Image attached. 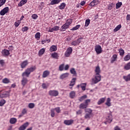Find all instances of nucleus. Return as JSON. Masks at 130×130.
<instances>
[{
  "mask_svg": "<svg viewBox=\"0 0 130 130\" xmlns=\"http://www.w3.org/2000/svg\"><path fill=\"white\" fill-rule=\"evenodd\" d=\"M31 18H32V19H34V20H36V19L38 18V15H37V14H32L31 15Z\"/></svg>",
  "mask_w": 130,
  "mask_h": 130,
  "instance_id": "obj_58",
  "label": "nucleus"
},
{
  "mask_svg": "<svg viewBox=\"0 0 130 130\" xmlns=\"http://www.w3.org/2000/svg\"><path fill=\"white\" fill-rule=\"evenodd\" d=\"M54 110H55V111L57 112V113H60L61 110H60V108L59 107H56L55 108Z\"/></svg>",
  "mask_w": 130,
  "mask_h": 130,
  "instance_id": "obj_51",
  "label": "nucleus"
},
{
  "mask_svg": "<svg viewBox=\"0 0 130 130\" xmlns=\"http://www.w3.org/2000/svg\"><path fill=\"white\" fill-rule=\"evenodd\" d=\"M58 30H60V29H59V26H55L52 28L51 27H49L48 32H53V31H58Z\"/></svg>",
  "mask_w": 130,
  "mask_h": 130,
  "instance_id": "obj_11",
  "label": "nucleus"
},
{
  "mask_svg": "<svg viewBox=\"0 0 130 130\" xmlns=\"http://www.w3.org/2000/svg\"><path fill=\"white\" fill-rule=\"evenodd\" d=\"M35 107V104L34 103H29L28 104V108L32 109Z\"/></svg>",
  "mask_w": 130,
  "mask_h": 130,
  "instance_id": "obj_47",
  "label": "nucleus"
},
{
  "mask_svg": "<svg viewBox=\"0 0 130 130\" xmlns=\"http://www.w3.org/2000/svg\"><path fill=\"white\" fill-rule=\"evenodd\" d=\"M71 44L74 46H76V45H79V44H78V42L77 41H74L71 43Z\"/></svg>",
  "mask_w": 130,
  "mask_h": 130,
  "instance_id": "obj_56",
  "label": "nucleus"
},
{
  "mask_svg": "<svg viewBox=\"0 0 130 130\" xmlns=\"http://www.w3.org/2000/svg\"><path fill=\"white\" fill-rule=\"evenodd\" d=\"M87 107L88 106L84 103L81 104L79 106V108L80 109H86Z\"/></svg>",
  "mask_w": 130,
  "mask_h": 130,
  "instance_id": "obj_33",
  "label": "nucleus"
},
{
  "mask_svg": "<svg viewBox=\"0 0 130 130\" xmlns=\"http://www.w3.org/2000/svg\"><path fill=\"white\" fill-rule=\"evenodd\" d=\"M87 86V83H81L80 84V87L81 88L82 91H85L86 90V87Z\"/></svg>",
  "mask_w": 130,
  "mask_h": 130,
  "instance_id": "obj_27",
  "label": "nucleus"
},
{
  "mask_svg": "<svg viewBox=\"0 0 130 130\" xmlns=\"http://www.w3.org/2000/svg\"><path fill=\"white\" fill-rule=\"evenodd\" d=\"M124 70H125L126 71L130 70V62H128L124 66Z\"/></svg>",
  "mask_w": 130,
  "mask_h": 130,
  "instance_id": "obj_34",
  "label": "nucleus"
},
{
  "mask_svg": "<svg viewBox=\"0 0 130 130\" xmlns=\"http://www.w3.org/2000/svg\"><path fill=\"white\" fill-rule=\"evenodd\" d=\"M130 59V54L128 53L127 55H126L124 57V60L125 61H127L129 60Z\"/></svg>",
  "mask_w": 130,
  "mask_h": 130,
  "instance_id": "obj_42",
  "label": "nucleus"
},
{
  "mask_svg": "<svg viewBox=\"0 0 130 130\" xmlns=\"http://www.w3.org/2000/svg\"><path fill=\"white\" fill-rule=\"evenodd\" d=\"M2 54L4 56H8V55H10V51L4 49L2 51Z\"/></svg>",
  "mask_w": 130,
  "mask_h": 130,
  "instance_id": "obj_18",
  "label": "nucleus"
},
{
  "mask_svg": "<svg viewBox=\"0 0 130 130\" xmlns=\"http://www.w3.org/2000/svg\"><path fill=\"white\" fill-rule=\"evenodd\" d=\"M6 104V100L3 99L0 101V106H4Z\"/></svg>",
  "mask_w": 130,
  "mask_h": 130,
  "instance_id": "obj_48",
  "label": "nucleus"
},
{
  "mask_svg": "<svg viewBox=\"0 0 130 130\" xmlns=\"http://www.w3.org/2000/svg\"><path fill=\"white\" fill-rule=\"evenodd\" d=\"M90 102H91V100L87 99V100H85L84 104L88 106L89 105V103H90Z\"/></svg>",
  "mask_w": 130,
  "mask_h": 130,
  "instance_id": "obj_57",
  "label": "nucleus"
},
{
  "mask_svg": "<svg viewBox=\"0 0 130 130\" xmlns=\"http://www.w3.org/2000/svg\"><path fill=\"white\" fill-rule=\"evenodd\" d=\"M126 19L127 21H130V15L128 14L126 15Z\"/></svg>",
  "mask_w": 130,
  "mask_h": 130,
  "instance_id": "obj_63",
  "label": "nucleus"
},
{
  "mask_svg": "<svg viewBox=\"0 0 130 130\" xmlns=\"http://www.w3.org/2000/svg\"><path fill=\"white\" fill-rule=\"evenodd\" d=\"M28 126H29V122H26L20 126L19 127L18 130H25L26 128H27V127H28Z\"/></svg>",
  "mask_w": 130,
  "mask_h": 130,
  "instance_id": "obj_9",
  "label": "nucleus"
},
{
  "mask_svg": "<svg viewBox=\"0 0 130 130\" xmlns=\"http://www.w3.org/2000/svg\"><path fill=\"white\" fill-rule=\"evenodd\" d=\"M82 40H83V37H79L77 39V43L78 44V45H80V43H81V42H82Z\"/></svg>",
  "mask_w": 130,
  "mask_h": 130,
  "instance_id": "obj_50",
  "label": "nucleus"
},
{
  "mask_svg": "<svg viewBox=\"0 0 130 130\" xmlns=\"http://www.w3.org/2000/svg\"><path fill=\"white\" fill-rule=\"evenodd\" d=\"M58 91L57 90H51L49 91V95L53 97H56V96H58Z\"/></svg>",
  "mask_w": 130,
  "mask_h": 130,
  "instance_id": "obj_5",
  "label": "nucleus"
},
{
  "mask_svg": "<svg viewBox=\"0 0 130 130\" xmlns=\"http://www.w3.org/2000/svg\"><path fill=\"white\" fill-rule=\"evenodd\" d=\"M64 123L66 125H71L74 123V120L71 119V120H65L64 121Z\"/></svg>",
  "mask_w": 130,
  "mask_h": 130,
  "instance_id": "obj_13",
  "label": "nucleus"
},
{
  "mask_svg": "<svg viewBox=\"0 0 130 130\" xmlns=\"http://www.w3.org/2000/svg\"><path fill=\"white\" fill-rule=\"evenodd\" d=\"M51 117H54L55 116V112H54V109H51Z\"/></svg>",
  "mask_w": 130,
  "mask_h": 130,
  "instance_id": "obj_45",
  "label": "nucleus"
},
{
  "mask_svg": "<svg viewBox=\"0 0 130 130\" xmlns=\"http://www.w3.org/2000/svg\"><path fill=\"white\" fill-rule=\"evenodd\" d=\"M9 7H6L4 9H3L0 12V15L1 16H5L7 13L9 12Z\"/></svg>",
  "mask_w": 130,
  "mask_h": 130,
  "instance_id": "obj_7",
  "label": "nucleus"
},
{
  "mask_svg": "<svg viewBox=\"0 0 130 130\" xmlns=\"http://www.w3.org/2000/svg\"><path fill=\"white\" fill-rule=\"evenodd\" d=\"M28 60L23 61L20 65L21 69H25V68L28 66Z\"/></svg>",
  "mask_w": 130,
  "mask_h": 130,
  "instance_id": "obj_14",
  "label": "nucleus"
},
{
  "mask_svg": "<svg viewBox=\"0 0 130 130\" xmlns=\"http://www.w3.org/2000/svg\"><path fill=\"white\" fill-rule=\"evenodd\" d=\"M94 72L95 75H100L101 73V69H100V67L99 66L95 67Z\"/></svg>",
  "mask_w": 130,
  "mask_h": 130,
  "instance_id": "obj_16",
  "label": "nucleus"
},
{
  "mask_svg": "<svg viewBox=\"0 0 130 130\" xmlns=\"http://www.w3.org/2000/svg\"><path fill=\"white\" fill-rule=\"evenodd\" d=\"M45 4H44V2H42L40 3V5L39 6V10H43V8H44V6Z\"/></svg>",
  "mask_w": 130,
  "mask_h": 130,
  "instance_id": "obj_41",
  "label": "nucleus"
},
{
  "mask_svg": "<svg viewBox=\"0 0 130 130\" xmlns=\"http://www.w3.org/2000/svg\"><path fill=\"white\" fill-rule=\"evenodd\" d=\"M51 56L53 57V58H55V59H58V57H59V56H58V54L56 52H54L51 54Z\"/></svg>",
  "mask_w": 130,
  "mask_h": 130,
  "instance_id": "obj_25",
  "label": "nucleus"
},
{
  "mask_svg": "<svg viewBox=\"0 0 130 130\" xmlns=\"http://www.w3.org/2000/svg\"><path fill=\"white\" fill-rule=\"evenodd\" d=\"M42 86L43 89H47V88H48V85H47L45 83H43Z\"/></svg>",
  "mask_w": 130,
  "mask_h": 130,
  "instance_id": "obj_59",
  "label": "nucleus"
},
{
  "mask_svg": "<svg viewBox=\"0 0 130 130\" xmlns=\"http://www.w3.org/2000/svg\"><path fill=\"white\" fill-rule=\"evenodd\" d=\"M76 96V92L75 91H72L70 93V97L72 99H74Z\"/></svg>",
  "mask_w": 130,
  "mask_h": 130,
  "instance_id": "obj_30",
  "label": "nucleus"
},
{
  "mask_svg": "<svg viewBox=\"0 0 130 130\" xmlns=\"http://www.w3.org/2000/svg\"><path fill=\"white\" fill-rule=\"evenodd\" d=\"M6 2H7V0H0V8L6 4Z\"/></svg>",
  "mask_w": 130,
  "mask_h": 130,
  "instance_id": "obj_49",
  "label": "nucleus"
},
{
  "mask_svg": "<svg viewBox=\"0 0 130 130\" xmlns=\"http://www.w3.org/2000/svg\"><path fill=\"white\" fill-rule=\"evenodd\" d=\"M17 122V118H11L10 119V123L11 124H15Z\"/></svg>",
  "mask_w": 130,
  "mask_h": 130,
  "instance_id": "obj_26",
  "label": "nucleus"
},
{
  "mask_svg": "<svg viewBox=\"0 0 130 130\" xmlns=\"http://www.w3.org/2000/svg\"><path fill=\"white\" fill-rule=\"evenodd\" d=\"M50 74V72L49 71H44L43 75H42V78H47V77H48L49 76V74Z\"/></svg>",
  "mask_w": 130,
  "mask_h": 130,
  "instance_id": "obj_20",
  "label": "nucleus"
},
{
  "mask_svg": "<svg viewBox=\"0 0 130 130\" xmlns=\"http://www.w3.org/2000/svg\"><path fill=\"white\" fill-rule=\"evenodd\" d=\"M70 73L75 77L77 76V72H76V70H75V68H71L70 70Z\"/></svg>",
  "mask_w": 130,
  "mask_h": 130,
  "instance_id": "obj_32",
  "label": "nucleus"
},
{
  "mask_svg": "<svg viewBox=\"0 0 130 130\" xmlns=\"http://www.w3.org/2000/svg\"><path fill=\"white\" fill-rule=\"evenodd\" d=\"M101 81V75H94V77H93L91 79V84L92 85H94L95 84H97L99 83Z\"/></svg>",
  "mask_w": 130,
  "mask_h": 130,
  "instance_id": "obj_3",
  "label": "nucleus"
},
{
  "mask_svg": "<svg viewBox=\"0 0 130 130\" xmlns=\"http://www.w3.org/2000/svg\"><path fill=\"white\" fill-rule=\"evenodd\" d=\"M80 27H81V25L78 24L76 26L71 28L70 30L71 31H76V30H78Z\"/></svg>",
  "mask_w": 130,
  "mask_h": 130,
  "instance_id": "obj_36",
  "label": "nucleus"
},
{
  "mask_svg": "<svg viewBox=\"0 0 130 130\" xmlns=\"http://www.w3.org/2000/svg\"><path fill=\"white\" fill-rule=\"evenodd\" d=\"M28 0H21L18 4V7H22L24 5L26 4Z\"/></svg>",
  "mask_w": 130,
  "mask_h": 130,
  "instance_id": "obj_23",
  "label": "nucleus"
},
{
  "mask_svg": "<svg viewBox=\"0 0 130 130\" xmlns=\"http://www.w3.org/2000/svg\"><path fill=\"white\" fill-rule=\"evenodd\" d=\"M86 113L84 118L85 119H90L91 117H93V110L90 108H86L84 110Z\"/></svg>",
  "mask_w": 130,
  "mask_h": 130,
  "instance_id": "obj_2",
  "label": "nucleus"
},
{
  "mask_svg": "<svg viewBox=\"0 0 130 130\" xmlns=\"http://www.w3.org/2000/svg\"><path fill=\"white\" fill-rule=\"evenodd\" d=\"M117 60V55L114 54L111 59L110 62L111 63H113L114 61H116Z\"/></svg>",
  "mask_w": 130,
  "mask_h": 130,
  "instance_id": "obj_19",
  "label": "nucleus"
},
{
  "mask_svg": "<svg viewBox=\"0 0 130 130\" xmlns=\"http://www.w3.org/2000/svg\"><path fill=\"white\" fill-rule=\"evenodd\" d=\"M105 99H106V98H103L100 99L98 102V105H101V104H102V103H104V102H105Z\"/></svg>",
  "mask_w": 130,
  "mask_h": 130,
  "instance_id": "obj_24",
  "label": "nucleus"
},
{
  "mask_svg": "<svg viewBox=\"0 0 130 130\" xmlns=\"http://www.w3.org/2000/svg\"><path fill=\"white\" fill-rule=\"evenodd\" d=\"M21 24V21L18 20L17 21H16L14 23V25L16 27H19V25Z\"/></svg>",
  "mask_w": 130,
  "mask_h": 130,
  "instance_id": "obj_52",
  "label": "nucleus"
},
{
  "mask_svg": "<svg viewBox=\"0 0 130 130\" xmlns=\"http://www.w3.org/2000/svg\"><path fill=\"white\" fill-rule=\"evenodd\" d=\"M123 79L125 80V82H128L130 81V74L127 76H123Z\"/></svg>",
  "mask_w": 130,
  "mask_h": 130,
  "instance_id": "obj_31",
  "label": "nucleus"
},
{
  "mask_svg": "<svg viewBox=\"0 0 130 130\" xmlns=\"http://www.w3.org/2000/svg\"><path fill=\"white\" fill-rule=\"evenodd\" d=\"M63 67H64V64H62L59 66V71H60V72L63 71Z\"/></svg>",
  "mask_w": 130,
  "mask_h": 130,
  "instance_id": "obj_55",
  "label": "nucleus"
},
{
  "mask_svg": "<svg viewBox=\"0 0 130 130\" xmlns=\"http://www.w3.org/2000/svg\"><path fill=\"white\" fill-rule=\"evenodd\" d=\"M114 130H121V129H120V128H119V127H118V126H116L114 127Z\"/></svg>",
  "mask_w": 130,
  "mask_h": 130,
  "instance_id": "obj_64",
  "label": "nucleus"
},
{
  "mask_svg": "<svg viewBox=\"0 0 130 130\" xmlns=\"http://www.w3.org/2000/svg\"><path fill=\"white\" fill-rule=\"evenodd\" d=\"M35 70H36V67H32L26 69L25 72H24L22 74V77H23V78L21 80V85L23 87H24V86H26V84L28 83V79H27V78H28L29 76H30V74L34 72ZM24 77H26L27 78Z\"/></svg>",
  "mask_w": 130,
  "mask_h": 130,
  "instance_id": "obj_1",
  "label": "nucleus"
},
{
  "mask_svg": "<svg viewBox=\"0 0 130 130\" xmlns=\"http://www.w3.org/2000/svg\"><path fill=\"white\" fill-rule=\"evenodd\" d=\"M121 6H122V3L121 2H118L116 4V9H119V8H120V7H121Z\"/></svg>",
  "mask_w": 130,
  "mask_h": 130,
  "instance_id": "obj_44",
  "label": "nucleus"
},
{
  "mask_svg": "<svg viewBox=\"0 0 130 130\" xmlns=\"http://www.w3.org/2000/svg\"><path fill=\"white\" fill-rule=\"evenodd\" d=\"M70 25H68V23H66L61 26V28H60V31L63 32V31H66L67 29H69Z\"/></svg>",
  "mask_w": 130,
  "mask_h": 130,
  "instance_id": "obj_10",
  "label": "nucleus"
},
{
  "mask_svg": "<svg viewBox=\"0 0 130 130\" xmlns=\"http://www.w3.org/2000/svg\"><path fill=\"white\" fill-rule=\"evenodd\" d=\"M118 51L120 56H123L124 55V50L122 48L119 49Z\"/></svg>",
  "mask_w": 130,
  "mask_h": 130,
  "instance_id": "obj_39",
  "label": "nucleus"
},
{
  "mask_svg": "<svg viewBox=\"0 0 130 130\" xmlns=\"http://www.w3.org/2000/svg\"><path fill=\"white\" fill-rule=\"evenodd\" d=\"M29 30V28L27 26H24L22 27V30L23 32H26V31H28Z\"/></svg>",
  "mask_w": 130,
  "mask_h": 130,
  "instance_id": "obj_54",
  "label": "nucleus"
},
{
  "mask_svg": "<svg viewBox=\"0 0 130 130\" xmlns=\"http://www.w3.org/2000/svg\"><path fill=\"white\" fill-rule=\"evenodd\" d=\"M66 3H63L60 4V6H59L58 8L60 10H63L64 9V8H66Z\"/></svg>",
  "mask_w": 130,
  "mask_h": 130,
  "instance_id": "obj_40",
  "label": "nucleus"
},
{
  "mask_svg": "<svg viewBox=\"0 0 130 130\" xmlns=\"http://www.w3.org/2000/svg\"><path fill=\"white\" fill-rule=\"evenodd\" d=\"M2 82L3 83H4V84H9V83H11V81H10V79L7 78L3 79Z\"/></svg>",
  "mask_w": 130,
  "mask_h": 130,
  "instance_id": "obj_38",
  "label": "nucleus"
},
{
  "mask_svg": "<svg viewBox=\"0 0 130 130\" xmlns=\"http://www.w3.org/2000/svg\"><path fill=\"white\" fill-rule=\"evenodd\" d=\"M72 52H73V49L72 47L68 48L64 53L65 56L66 57H69V56H70L72 54Z\"/></svg>",
  "mask_w": 130,
  "mask_h": 130,
  "instance_id": "obj_6",
  "label": "nucleus"
},
{
  "mask_svg": "<svg viewBox=\"0 0 130 130\" xmlns=\"http://www.w3.org/2000/svg\"><path fill=\"white\" fill-rule=\"evenodd\" d=\"M120 28H121V24L118 25L114 29V33L117 32V31L120 30Z\"/></svg>",
  "mask_w": 130,
  "mask_h": 130,
  "instance_id": "obj_35",
  "label": "nucleus"
},
{
  "mask_svg": "<svg viewBox=\"0 0 130 130\" xmlns=\"http://www.w3.org/2000/svg\"><path fill=\"white\" fill-rule=\"evenodd\" d=\"M0 64L1 67H4L5 66V61L4 60H0Z\"/></svg>",
  "mask_w": 130,
  "mask_h": 130,
  "instance_id": "obj_60",
  "label": "nucleus"
},
{
  "mask_svg": "<svg viewBox=\"0 0 130 130\" xmlns=\"http://www.w3.org/2000/svg\"><path fill=\"white\" fill-rule=\"evenodd\" d=\"M86 98H87V95L85 94V95H83L82 96H81L79 99V100L80 102H82V101H83V100H85V99H86Z\"/></svg>",
  "mask_w": 130,
  "mask_h": 130,
  "instance_id": "obj_43",
  "label": "nucleus"
},
{
  "mask_svg": "<svg viewBox=\"0 0 130 130\" xmlns=\"http://www.w3.org/2000/svg\"><path fill=\"white\" fill-rule=\"evenodd\" d=\"M35 37L36 39H37V40H39V39H40V37H41V35L40 32H37L35 36Z\"/></svg>",
  "mask_w": 130,
  "mask_h": 130,
  "instance_id": "obj_37",
  "label": "nucleus"
},
{
  "mask_svg": "<svg viewBox=\"0 0 130 130\" xmlns=\"http://www.w3.org/2000/svg\"><path fill=\"white\" fill-rule=\"evenodd\" d=\"M69 76H70V73H63L60 76V79L61 80H63L64 79H67V78H68L69 77Z\"/></svg>",
  "mask_w": 130,
  "mask_h": 130,
  "instance_id": "obj_12",
  "label": "nucleus"
},
{
  "mask_svg": "<svg viewBox=\"0 0 130 130\" xmlns=\"http://www.w3.org/2000/svg\"><path fill=\"white\" fill-rule=\"evenodd\" d=\"M106 119H107V122L111 123L112 122V115L111 114H109L107 116Z\"/></svg>",
  "mask_w": 130,
  "mask_h": 130,
  "instance_id": "obj_17",
  "label": "nucleus"
},
{
  "mask_svg": "<svg viewBox=\"0 0 130 130\" xmlns=\"http://www.w3.org/2000/svg\"><path fill=\"white\" fill-rule=\"evenodd\" d=\"M83 111L82 110H79L76 112L77 115H80V114H82Z\"/></svg>",
  "mask_w": 130,
  "mask_h": 130,
  "instance_id": "obj_61",
  "label": "nucleus"
},
{
  "mask_svg": "<svg viewBox=\"0 0 130 130\" xmlns=\"http://www.w3.org/2000/svg\"><path fill=\"white\" fill-rule=\"evenodd\" d=\"M90 25V19H87L85 20V27H88Z\"/></svg>",
  "mask_w": 130,
  "mask_h": 130,
  "instance_id": "obj_46",
  "label": "nucleus"
},
{
  "mask_svg": "<svg viewBox=\"0 0 130 130\" xmlns=\"http://www.w3.org/2000/svg\"><path fill=\"white\" fill-rule=\"evenodd\" d=\"M60 2H61V0H53L51 2L50 5L51 6H53L54 5H57L58 4H59Z\"/></svg>",
  "mask_w": 130,
  "mask_h": 130,
  "instance_id": "obj_21",
  "label": "nucleus"
},
{
  "mask_svg": "<svg viewBox=\"0 0 130 130\" xmlns=\"http://www.w3.org/2000/svg\"><path fill=\"white\" fill-rule=\"evenodd\" d=\"M111 101V100L108 98L107 100V102L105 103V105H107V106H108V107H110L111 106V103L110 102Z\"/></svg>",
  "mask_w": 130,
  "mask_h": 130,
  "instance_id": "obj_28",
  "label": "nucleus"
},
{
  "mask_svg": "<svg viewBox=\"0 0 130 130\" xmlns=\"http://www.w3.org/2000/svg\"><path fill=\"white\" fill-rule=\"evenodd\" d=\"M28 110L26 109V108H24L23 109V110L21 111V114H20L18 117L19 118H20V117H22V116H23L24 115H25V114H27V112Z\"/></svg>",
  "mask_w": 130,
  "mask_h": 130,
  "instance_id": "obj_15",
  "label": "nucleus"
},
{
  "mask_svg": "<svg viewBox=\"0 0 130 130\" xmlns=\"http://www.w3.org/2000/svg\"><path fill=\"white\" fill-rule=\"evenodd\" d=\"M112 6H113V5L112 4H109L108 6V9L109 10H112Z\"/></svg>",
  "mask_w": 130,
  "mask_h": 130,
  "instance_id": "obj_62",
  "label": "nucleus"
},
{
  "mask_svg": "<svg viewBox=\"0 0 130 130\" xmlns=\"http://www.w3.org/2000/svg\"><path fill=\"white\" fill-rule=\"evenodd\" d=\"M57 50V47L55 45H52L50 48V51L53 52V51H56Z\"/></svg>",
  "mask_w": 130,
  "mask_h": 130,
  "instance_id": "obj_22",
  "label": "nucleus"
},
{
  "mask_svg": "<svg viewBox=\"0 0 130 130\" xmlns=\"http://www.w3.org/2000/svg\"><path fill=\"white\" fill-rule=\"evenodd\" d=\"M45 52V49L42 48L39 51V56H42Z\"/></svg>",
  "mask_w": 130,
  "mask_h": 130,
  "instance_id": "obj_29",
  "label": "nucleus"
},
{
  "mask_svg": "<svg viewBox=\"0 0 130 130\" xmlns=\"http://www.w3.org/2000/svg\"><path fill=\"white\" fill-rule=\"evenodd\" d=\"M95 51L97 54H100L102 53V48L100 45H97L95 47Z\"/></svg>",
  "mask_w": 130,
  "mask_h": 130,
  "instance_id": "obj_8",
  "label": "nucleus"
},
{
  "mask_svg": "<svg viewBox=\"0 0 130 130\" xmlns=\"http://www.w3.org/2000/svg\"><path fill=\"white\" fill-rule=\"evenodd\" d=\"M66 22H67L66 23L68 24L70 26V25H71V24H72V23H73V20L71 19H69L67 20Z\"/></svg>",
  "mask_w": 130,
  "mask_h": 130,
  "instance_id": "obj_53",
  "label": "nucleus"
},
{
  "mask_svg": "<svg viewBox=\"0 0 130 130\" xmlns=\"http://www.w3.org/2000/svg\"><path fill=\"white\" fill-rule=\"evenodd\" d=\"M11 90L9 91H0V98H7L10 96Z\"/></svg>",
  "mask_w": 130,
  "mask_h": 130,
  "instance_id": "obj_4",
  "label": "nucleus"
}]
</instances>
